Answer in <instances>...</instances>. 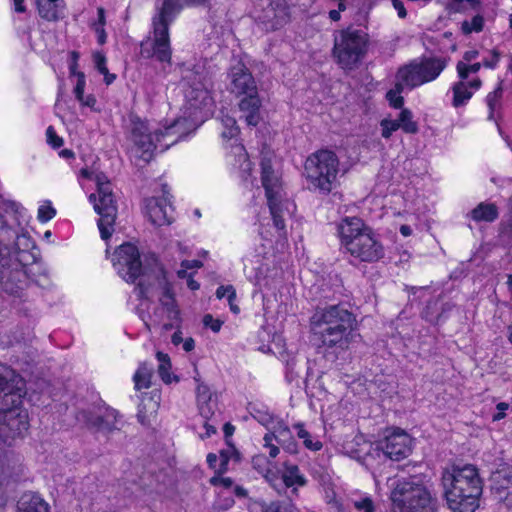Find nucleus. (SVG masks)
Wrapping results in <instances>:
<instances>
[{
    "label": "nucleus",
    "instance_id": "obj_1",
    "mask_svg": "<svg viewBox=\"0 0 512 512\" xmlns=\"http://www.w3.org/2000/svg\"><path fill=\"white\" fill-rule=\"evenodd\" d=\"M356 326V317L342 305L318 308L310 318L313 337L326 348L348 349Z\"/></svg>",
    "mask_w": 512,
    "mask_h": 512
},
{
    "label": "nucleus",
    "instance_id": "obj_2",
    "mask_svg": "<svg viewBox=\"0 0 512 512\" xmlns=\"http://www.w3.org/2000/svg\"><path fill=\"white\" fill-rule=\"evenodd\" d=\"M441 480L445 499L452 511L475 512L482 495L483 482L474 465L446 469Z\"/></svg>",
    "mask_w": 512,
    "mask_h": 512
},
{
    "label": "nucleus",
    "instance_id": "obj_3",
    "mask_svg": "<svg viewBox=\"0 0 512 512\" xmlns=\"http://www.w3.org/2000/svg\"><path fill=\"white\" fill-rule=\"evenodd\" d=\"M340 246L359 262L374 263L384 257V246L374 232L359 217L346 216L336 224Z\"/></svg>",
    "mask_w": 512,
    "mask_h": 512
},
{
    "label": "nucleus",
    "instance_id": "obj_4",
    "mask_svg": "<svg viewBox=\"0 0 512 512\" xmlns=\"http://www.w3.org/2000/svg\"><path fill=\"white\" fill-rule=\"evenodd\" d=\"M15 372L0 363V439L11 445L17 438H22L29 428L28 412L20 406L19 397L11 395Z\"/></svg>",
    "mask_w": 512,
    "mask_h": 512
},
{
    "label": "nucleus",
    "instance_id": "obj_5",
    "mask_svg": "<svg viewBox=\"0 0 512 512\" xmlns=\"http://www.w3.org/2000/svg\"><path fill=\"white\" fill-rule=\"evenodd\" d=\"M261 182L265 189L270 213L275 227L278 230L285 229V217L293 212L294 205L284 198L282 177L276 167L275 156L270 153H262L260 161Z\"/></svg>",
    "mask_w": 512,
    "mask_h": 512
},
{
    "label": "nucleus",
    "instance_id": "obj_6",
    "mask_svg": "<svg viewBox=\"0 0 512 512\" xmlns=\"http://www.w3.org/2000/svg\"><path fill=\"white\" fill-rule=\"evenodd\" d=\"M390 481L391 512H435L437 499L426 486L404 478Z\"/></svg>",
    "mask_w": 512,
    "mask_h": 512
},
{
    "label": "nucleus",
    "instance_id": "obj_7",
    "mask_svg": "<svg viewBox=\"0 0 512 512\" xmlns=\"http://www.w3.org/2000/svg\"><path fill=\"white\" fill-rule=\"evenodd\" d=\"M304 171L309 185L323 194H328L337 182L339 159L330 150H319L305 161Z\"/></svg>",
    "mask_w": 512,
    "mask_h": 512
},
{
    "label": "nucleus",
    "instance_id": "obj_8",
    "mask_svg": "<svg viewBox=\"0 0 512 512\" xmlns=\"http://www.w3.org/2000/svg\"><path fill=\"white\" fill-rule=\"evenodd\" d=\"M146 264L141 260L138 248L131 243L120 245L112 256V264L117 273L127 282H135L136 279L149 272L155 273L161 270L158 267L157 258L150 255L145 258Z\"/></svg>",
    "mask_w": 512,
    "mask_h": 512
},
{
    "label": "nucleus",
    "instance_id": "obj_9",
    "mask_svg": "<svg viewBox=\"0 0 512 512\" xmlns=\"http://www.w3.org/2000/svg\"><path fill=\"white\" fill-rule=\"evenodd\" d=\"M448 62V57L422 56L399 68L396 77L411 90L437 79Z\"/></svg>",
    "mask_w": 512,
    "mask_h": 512
},
{
    "label": "nucleus",
    "instance_id": "obj_10",
    "mask_svg": "<svg viewBox=\"0 0 512 512\" xmlns=\"http://www.w3.org/2000/svg\"><path fill=\"white\" fill-rule=\"evenodd\" d=\"M214 104L208 79L196 74L185 90V110L193 128L203 123L213 113Z\"/></svg>",
    "mask_w": 512,
    "mask_h": 512
},
{
    "label": "nucleus",
    "instance_id": "obj_11",
    "mask_svg": "<svg viewBox=\"0 0 512 512\" xmlns=\"http://www.w3.org/2000/svg\"><path fill=\"white\" fill-rule=\"evenodd\" d=\"M95 182L97 191L89 196V200L93 203L95 212L100 216L98 227L102 239L106 240L114 231L117 206L111 183L107 176L103 173H99L95 177Z\"/></svg>",
    "mask_w": 512,
    "mask_h": 512
},
{
    "label": "nucleus",
    "instance_id": "obj_12",
    "mask_svg": "<svg viewBox=\"0 0 512 512\" xmlns=\"http://www.w3.org/2000/svg\"><path fill=\"white\" fill-rule=\"evenodd\" d=\"M367 34H338L334 39L332 55L344 70H353L363 59L367 50Z\"/></svg>",
    "mask_w": 512,
    "mask_h": 512
},
{
    "label": "nucleus",
    "instance_id": "obj_13",
    "mask_svg": "<svg viewBox=\"0 0 512 512\" xmlns=\"http://www.w3.org/2000/svg\"><path fill=\"white\" fill-rule=\"evenodd\" d=\"M15 231L7 225L3 216H0V282L3 289L9 294L17 293L20 286L16 283L20 281L22 272L18 269L9 270L11 262V239Z\"/></svg>",
    "mask_w": 512,
    "mask_h": 512
},
{
    "label": "nucleus",
    "instance_id": "obj_14",
    "mask_svg": "<svg viewBox=\"0 0 512 512\" xmlns=\"http://www.w3.org/2000/svg\"><path fill=\"white\" fill-rule=\"evenodd\" d=\"M129 140L134 145L138 157L148 162L157 150V141L154 131H151L146 121L132 117L129 129Z\"/></svg>",
    "mask_w": 512,
    "mask_h": 512
},
{
    "label": "nucleus",
    "instance_id": "obj_15",
    "mask_svg": "<svg viewBox=\"0 0 512 512\" xmlns=\"http://www.w3.org/2000/svg\"><path fill=\"white\" fill-rule=\"evenodd\" d=\"M207 0H162L157 13L152 19L154 32H168L171 22L186 6L205 3Z\"/></svg>",
    "mask_w": 512,
    "mask_h": 512
},
{
    "label": "nucleus",
    "instance_id": "obj_16",
    "mask_svg": "<svg viewBox=\"0 0 512 512\" xmlns=\"http://www.w3.org/2000/svg\"><path fill=\"white\" fill-rule=\"evenodd\" d=\"M229 91L237 98L256 94L258 87L249 69L242 62L231 66L228 73Z\"/></svg>",
    "mask_w": 512,
    "mask_h": 512
},
{
    "label": "nucleus",
    "instance_id": "obj_17",
    "mask_svg": "<svg viewBox=\"0 0 512 512\" xmlns=\"http://www.w3.org/2000/svg\"><path fill=\"white\" fill-rule=\"evenodd\" d=\"M142 57L155 58L161 63L171 64L172 49L169 34H152L140 44Z\"/></svg>",
    "mask_w": 512,
    "mask_h": 512
},
{
    "label": "nucleus",
    "instance_id": "obj_18",
    "mask_svg": "<svg viewBox=\"0 0 512 512\" xmlns=\"http://www.w3.org/2000/svg\"><path fill=\"white\" fill-rule=\"evenodd\" d=\"M166 187V185L163 186L161 198L151 197L145 200V214L155 226L169 225L173 220V208Z\"/></svg>",
    "mask_w": 512,
    "mask_h": 512
},
{
    "label": "nucleus",
    "instance_id": "obj_19",
    "mask_svg": "<svg viewBox=\"0 0 512 512\" xmlns=\"http://www.w3.org/2000/svg\"><path fill=\"white\" fill-rule=\"evenodd\" d=\"M380 448L391 460L399 461L411 451V438L402 430H394L380 443Z\"/></svg>",
    "mask_w": 512,
    "mask_h": 512
},
{
    "label": "nucleus",
    "instance_id": "obj_20",
    "mask_svg": "<svg viewBox=\"0 0 512 512\" xmlns=\"http://www.w3.org/2000/svg\"><path fill=\"white\" fill-rule=\"evenodd\" d=\"M192 126L187 118H178L169 126L154 130L157 149L162 152L167 150L182 139L187 134V128Z\"/></svg>",
    "mask_w": 512,
    "mask_h": 512
},
{
    "label": "nucleus",
    "instance_id": "obj_21",
    "mask_svg": "<svg viewBox=\"0 0 512 512\" xmlns=\"http://www.w3.org/2000/svg\"><path fill=\"white\" fill-rule=\"evenodd\" d=\"M239 98L240 100L237 106L240 112V118L243 119L248 126H257L262 119L260 112L262 101L259 92Z\"/></svg>",
    "mask_w": 512,
    "mask_h": 512
},
{
    "label": "nucleus",
    "instance_id": "obj_22",
    "mask_svg": "<svg viewBox=\"0 0 512 512\" xmlns=\"http://www.w3.org/2000/svg\"><path fill=\"white\" fill-rule=\"evenodd\" d=\"M118 412L112 408H100L96 414L83 412L88 426L99 431L112 432L118 430Z\"/></svg>",
    "mask_w": 512,
    "mask_h": 512
},
{
    "label": "nucleus",
    "instance_id": "obj_23",
    "mask_svg": "<svg viewBox=\"0 0 512 512\" xmlns=\"http://www.w3.org/2000/svg\"><path fill=\"white\" fill-rule=\"evenodd\" d=\"M492 490L501 501L512 504V467L503 465L492 475Z\"/></svg>",
    "mask_w": 512,
    "mask_h": 512
},
{
    "label": "nucleus",
    "instance_id": "obj_24",
    "mask_svg": "<svg viewBox=\"0 0 512 512\" xmlns=\"http://www.w3.org/2000/svg\"><path fill=\"white\" fill-rule=\"evenodd\" d=\"M38 15L47 21H57L64 17V0H33Z\"/></svg>",
    "mask_w": 512,
    "mask_h": 512
},
{
    "label": "nucleus",
    "instance_id": "obj_25",
    "mask_svg": "<svg viewBox=\"0 0 512 512\" xmlns=\"http://www.w3.org/2000/svg\"><path fill=\"white\" fill-rule=\"evenodd\" d=\"M481 86V80L475 78L470 82L460 81L453 86V105H464Z\"/></svg>",
    "mask_w": 512,
    "mask_h": 512
},
{
    "label": "nucleus",
    "instance_id": "obj_26",
    "mask_svg": "<svg viewBox=\"0 0 512 512\" xmlns=\"http://www.w3.org/2000/svg\"><path fill=\"white\" fill-rule=\"evenodd\" d=\"M470 218L475 222L492 223L499 217V208L492 202H481L470 213Z\"/></svg>",
    "mask_w": 512,
    "mask_h": 512
},
{
    "label": "nucleus",
    "instance_id": "obj_27",
    "mask_svg": "<svg viewBox=\"0 0 512 512\" xmlns=\"http://www.w3.org/2000/svg\"><path fill=\"white\" fill-rule=\"evenodd\" d=\"M269 434L272 435V439H275L288 452L295 453L297 451V445L292 439L290 429L282 421H278Z\"/></svg>",
    "mask_w": 512,
    "mask_h": 512
},
{
    "label": "nucleus",
    "instance_id": "obj_28",
    "mask_svg": "<svg viewBox=\"0 0 512 512\" xmlns=\"http://www.w3.org/2000/svg\"><path fill=\"white\" fill-rule=\"evenodd\" d=\"M160 303L163 311L167 314V318L171 321L170 324H165L164 327L167 330L171 329L173 327V322L179 320L180 312L168 284L164 286V291L160 298Z\"/></svg>",
    "mask_w": 512,
    "mask_h": 512
},
{
    "label": "nucleus",
    "instance_id": "obj_29",
    "mask_svg": "<svg viewBox=\"0 0 512 512\" xmlns=\"http://www.w3.org/2000/svg\"><path fill=\"white\" fill-rule=\"evenodd\" d=\"M18 512H48V505L39 495L26 493L18 502Z\"/></svg>",
    "mask_w": 512,
    "mask_h": 512
},
{
    "label": "nucleus",
    "instance_id": "obj_30",
    "mask_svg": "<svg viewBox=\"0 0 512 512\" xmlns=\"http://www.w3.org/2000/svg\"><path fill=\"white\" fill-rule=\"evenodd\" d=\"M13 230L15 231V235L11 239V244H13L15 251L18 252V261L22 263L29 249L34 246V241L27 233H19L14 228Z\"/></svg>",
    "mask_w": 512,
    "mask_h": 512
},
{
    "label": "nucleus",
    "instance_id": "obj_31",
    "mask_svg": "<svg viewBox=\"0 0 512 512\" xmlns=\"http://www.w3.org/2000/svg\"><path fill=\"white\" fill-rule=\"evenodd\" d=\"M156 358L159 362L158 374L162 381L166 384H170L173 381L178 382L179 379L173 373H171V362L168 354L163 352H157Z\"/></svg>",
    "mask_w": 512,
    "mask_h": 512
},
{
    "label": "nucleus",
    "instance_id": "obj_32",
    "mask_svg": "<svg viewBox=\"0 0 512 512\" xmlns=\"http://www.w3.org/2000/svg\"><path fill=\"white\" fill-rule=\"evenodd\" d=\"M281 477L286 488L292 487L294 485L304 486L306 484V479L300 473L297 465L285 464V471Z\"/></svg>",
    "mask_w": 512,
    "mask_h": 512
},
{
    "label": "nucleus",
    "instance_id": "obj_33",
    "mask_svg": "<svg viewBox=\"0 0 512 512\" xmlns=\"http://www.w3.org/2000/svg\"><path fill=\"white\" fill-rule=\"evenodd\" d=\"M152 372L153 368L148 366L146 363L139 365L133 376L136 390L147 389L150 387Z\"/></svg>",
    "mask_w": 512,
    "mask_h": 512
},
{
    "label": "nucleus",
    "instance_id": "obj_34",
    "mask_svg": "<svg viewBox=\"0 0 512 512\" xmlns=\"http://www.w3.org/2000/svg\"><path fill=\"white\" fill-rule=\"evenodd\" d=\"M297 431V436L303 440L304 446L312 451H319L322 448V442L316 438H313L311 434L304 428L302 423L294 425Z\"/></svg>",
    "mask_w": 512,
    "mask_h": 512
},
{
    "label": "nucleus",
    "instance_id": "obj_35",
    "mask_svg": "<svg viewBox=\"0 0 512 512\" xmlns=\"http://www.w3.org/2000/svg\"><path fill=\"white\" fill-rule=\"evenodd\" d=\"M396 120L398 121L399 128L405 133L415 134L418 131V125L413 120V115L410 110L403 109Z\"/></svg>",
    "mask_w": 512,
    "mask_h": 512
},
{
    "label": "nucleus",
    "instance_id": "obj_36",
    "mask_svg": "<svg viewBox=\"0 0 512 512\" xmlns=\"http://www.w3.org/2000/svg\"><path fill=\"white\" fill-rule=\"evenodd\" d=\"M221 124L223 126V131L221 133L223 139H232L239 135L240 129L234 117L222 115Z\"/></svg>",
    "mask_w": 512,
    "mask_h": 512
},
{
    "label": "nucleus",
    "instance_id": "obj_37",
    "mask_svg": "<svg viewBox=\"0 0 512 512\" xmlns=\"http://www.w3.org/2000/svg\"><path fill=\"white\" fill-rule=\"evenodd\" d=\"M407 88L406 87V84L402 83V79H398L397 78V82L395 84V88L394 89H391L390 91L387 92L386 94V97L390 103V105L394 108H401L403 103H404V99L403 97L401 96V92Z\"/></svg>",
    "mask_w": 512,
    "mask_h": 512
},
{
    "label": "nucleus",
    "instance_id": "obj_38",
    "mask_svg": "<svg viewBox=\"0 0 512 512\" xmlns=\"http://www.w3.org/2000/svg\"><path fill=\"white\" fill-rule=\"evenodd\" d=\"M508 213L499 225V237L503 242H512V201Z\"/></svg>",
    "mask_w": 512,
    "mask_h": 512
},
{
    "label": "nucleus",
    "instance_id": "obj_39",
    "mask_svg": "<svg viewBox=\"0 0 512 512\" xmlns=\"http://www.w3.org/2000/svg\"><path fill=\"white\" fill-rule=\"evenodd\" d=\"M199 413L205 420H211L215 417L217 409L216 400L210 399L198 402Z\"/></svg>",
    "mask_w": 512,
    "mask_h": 512
},
{
    "label": "nucleus",
    "instance_id": "obj_40",
    "mask_svg": "<svg viewBox=\"0 0 512 512\" xmlns=\"http://www.w3.org/2000/svg\"><path fill=\"white\" fill-rule=\"evenodd\" d=\"M482 66L483 61L476 63H465L464 61H459L457 64V72L459 77L462 80H465L468 78L470 73H477Z\"/></svg>",
    "mask_w": 512,
    "mask_h": 512
},
{
    "label": "nucleus",
    "instance_id": "obj_41",
    "mask_svg": "<svg viewBox=\"0 0 512 512\" xmlns=\"http://www.w3.org/2000/svg\"><path fill=\"white\" fill-rule=\"evenodd\" d=\"M502 95H503V82L500 81L498 83L497 87L494 89V91L490 92L486 98L487 105L490 109L489 119L493 118L494 109H495L498 101L501 99Z\"/></svg>",
    "mask_w": 512,
    "mask_h": 512
},
{
    "label": "nucleus",
    "instance_id": "obj_42",
    "mask_svg": "<svg viewBox=\"0 0 512 512\" xmlns=\"http://www.w3.org/2000/svg\"><path fill=\"white\" fill-rule=\"evenodd\" d=\"M484 19L480 15H476L472 18L471 22H463V32H480L483 29Z\"/></svg>",
    "mask_w": 512,
    "mask_h": 512
},
{
    "label": "nucleus",
    "instance_id": "obj_43",
    "mask_svg": "<svg viewBox=\"0 0 512 512\" xmlns=\"http://www.w3.org/2000/svg\"><path fill=\"white\" fill-rule=\"evenodd\" d=\"M380 126L382 128L381 135H382V137H384L386 139H388L392 135L393 132H395L396 130L399 129V124L396 119L395 120L383 119L380 122Z\"/></svg>",
    "mask_w": 512,
    "mask_h": 512
},
{
    "label": "nucleus",
    "instance_id": "obj_44",
    "mask_svg": "<svg viewBox=\"0 0 512 512\" xmlns=\"http://www.w3.org/2000/svg\"><path fill=\"white\" fill-rule=\"evenodd\" d=\"M253 467L265 477V474H269L268 470V459L264 455H256L252 459Z\"/></svg>",
    "mask_w": 512,
    "mask_h": 512
},
{
    "label": "nucleus",
    "instance_id": "obj_45",
    "mask_svg": "<svg viewBox=\"0 0 512 512\" xmlns=\"http://www.w3.org/2000/svg\"><path fill=\"white\" fill-rule=\"evenodd\" d=\"M55 214V209L49 204L41 205L38 209V219L43 223L51 220Z\"/></svg>",
    "mask_w": 512,
    "mask_h": 512
},
{
    "label": "nucleus",
    "instance_id": "obj_46",
    "mask_svg": "<svg viewBox=\"0 0 512 512\" xmlns=\"http://www.w3.org/2000/svg\"><path fill=\"white\" fill-rule=\"evenodd\" d=\"M235 154L239 157V161H242L241 168L243 171L249 172L251 170V162L248 159V155L243 145L235 146Z\"/></svg>",
    "mask_w": 512,
    "mask_h": 512
},
{
    "label": "nucleus",
    "instance_id": "obj_47",
    "mask_svg": "<svg viewBox=\"0 0 512 512\" xmlns=\"http://www.w3.org/2000/svg\"><path fill=\"white\" fill-rule=\"evenodd\" d=\"M354 507L360 512H374L375 506L371 498L365 497L354 501Z\"/></svg>",
    "mask_w": 512,
    "mask_h": 512
},
{
    "label": "nucleus",
    "instance_id": "obj_48",
    "mask_svg": "<svg viewBox=\"0 0 512 512\" xmlns=\"http://www.w3.org/2000/svg\"><path fill=\"white\" fill-rule=\"evenodd\" d=\"M182 269L177 271V275L179 278L187 277L188 269H195L202 267V262L199 260H184L181 264Z\"/></svg>",
    "mask_w": 512,
    "mask_h": 512
},
{
    "label": "nucleus",
    "instance_id": "obj_49",
    "mask_svg": "<svg viewBox=\"0 0 512 512\" xmlns=\"http://www.w3.org/2000/svg\"><path fill=\"white\" fill-rule=\"evenodd\" d=\"M46 136L48 144L51 145L53 148H59L63 145V139L56 134L52 126H49L47 128Z\"/></svg>",
    "mask_w": 512,
    "mask_h": 512
},
{
    "label": "nucleus",
    "instance_id": "obj_50",
    "mask_svg": "<svg viewBox=\"0 0 512 512\" xmlns=\"http://www.w3.org/2000/svg\"><path fill=\"white\" fill-rule=\"evenodd\" d=\"M265 478L277 492L281 493L282 490L286 489V486H284V481H283L282 477H280L274 473H271V474L269 473V474H265Z\"/></svg>",
    "mask_w": 512,
    "mask_h": 512
},
{
    "label": "nucleus",
    "instance_id": "obj_51",
    "mask_svg": "<svg viewBox=\"0 0 512 512\" xmlns=\"http://www.w3.org/2000/svg\"><path fill=\"white\" fill-rule=\"evenodd\" d=\"M93 61H94V65H95V68L100 72V73H107V66H106V57L104 56L103 53L97 51V52H94L93 53Z\"/></svg>",
    "mask_w": 512,
    "mask_h": 512
},
{
    "label": "nucleus",
    "instance_id": "obj_52",
    "mask_svg": "<svg viewBox=\"0 0 512 512\" xmlns=\"http://www.w3.org/2000/svg\"><path fill=\"white\" fill-rule=\"evenodd\" d=\"M203 324L205 327H208L213 332L217 333L220 331L223 322L218 319H214L212 315L207 314L203 318Z\"/></svg>",
    "mask_w": 512,
    "mask_h": 512
},
{
    "label": "nucleus",
    "instance_id": "obj_53",
    "mask_svg": "<svg viewBox=\"0 0 512 512\" xmlns=\"http://www.w3.org/2000/svg\"><path fill=\"white\" fill-rule=\"evenodd\" d=\"M77 82L74 88V94L76 98L82 97L86 85V79L84 73H77Z\"/></svg>",
    "mask_w": 512,
    "mask_h": 512
},
{
    "label": "nucleus",
    "instance_id": "obj_54",
    "mask_svg": "<svg viewBox=\"0 0 512 512\" xmlns=\"http://www.w3.org/2000/svg\"><path fill=\"white\" fill-rule=\"evenodd\" d=\"M79 53L76 51L70 52V64H69V71L71 76H76L77 73H81L77 70L78 68V60H79Z\"/></svg>",
    "mask_w": 512,
    "mask_h": 512
},
{
    "label": "nucleus",
    "instance_id": "obj_55",
    "mask_svg": "<svg viewBox=\"0 0 512 512\" xmlns=\"http://www.w3.org/2000/svg\"><path fill=\"white\" fill-rule=\"evenodd\" d=\"M263 440L265 442V447L269 448V456L271 458H275L279 454V448L272 443V435L265 434Z\"/></svg>",
    "mask_w": 512,
    "mask_h": 512
},
{
    "label": "nucleus",
    "instance_id": "obj_56",
    "mask_svg": "<svg viewBox=\"0 0 512 512\" xmlns=\"http://www.w3.org/2000/svg\"><path fill=\"white\" fill-rule=\"evenodd\" d=\"M210 482L214 486H222L224 488H230L233 485V480L230 477H213Z\"/></svg>",
    "mask_w": 512,
    "mask_h": 512
},
{
    "label": "nucleus",
    "instance_id": "obj_57",
    "mask_svg": "<svg viewBox=\"0 0 512 512\" xmlns=\"http://www.w3.org/2000/svg\"><path fill=\"white\" fill-rule=\"evenodd\" d=\"M499 58H500V55L499 53L496 51V50H492L491 51V54H490V57L489 58H485L483 60V66L486 67V68H494L498 61H499Z\"/></svg>",
    "mask_w": 512,
    "mask_h": 512
},
{
    "label": "nucleus",
    "instance_id": "obj_58",
    "mask_svg": "<svg viewBox=\"0 0 512 512\" xmlns=\"http://www.w3.org/2000/svg\"><path fill=\"white\" fill-rule=\"evenodd\" d=\"M212 399L211 394L209 392V388L206 385L200 384L197 387V400L206 401Z\"/></svg>",
    "mask_w": 512,
    "mask_h": 512
},
{
    "label": "nucleus",
    "instance_id": "obj_59",
    "mask_svg": "<svg viewBox=\"0 0 512 512\" xmlns=\"http://www.w3.org/2000/svg\"><path fill=\"white\" fill-rule=\"evenodd\" d=\"M98 20L94 23L95 32H104V24H105V12L103 8H98L97 10Z\"/></svg>",
    "mask_w": 512,
    "mask_h": 512
},
{
    "label": "nucleus",
    "instance_id": "obj_60",
    "mask_svg": "<svg viewBox=\"0 0 512 512\" xmlns=\"http://www.w3.org/2000/svg\"><path fill=\"white\" fill-rule=\"evenodd\" d=\"M266 502L262 500H251L248 504L249 512H264Z\"/></svg>",
    "mask_w": 512,
    "mask_h": 512
},
{
    "label": "nucleus",
    "instance_id": "obj_61",
    "mask_svg": "<svg viewBox=\"0 0 512 512\" xmlns=\"http://www.w3.org/2000/svg\"><path fill=\"white\" fill-rule=\"evenodd\" d=\"M234 453H235L234 448H231V449H228V450H223V451L220 452V458H221V468H220V470L221 471H225L226 470V466L228 464L230 455L234 454Z\"/></svg>",
    "mask_w": 512,
    "mask_h": 512
},
{
    "label": "nucleus",
    "instance_id": "obj_62",
    "mask_svg": "<svg viewBox=\"0 0 512 512\" xmlns=\"http://www.w3.org/2000/svg\"><path fill=\"white\" fill-rule=\"evenodd\" d=\"M83 106L94 108L96 104V98L92 95H82L80 98H76Z\"/></svg>",
    "mask_w": 512,
    "mask_h": 512
},
{
    "label": "nucleus",
    "instance_id": "obj_63",
    "mask_svg": "<svg viewBox=\"0 0 512 512\" xmlns=\"http://www.w3.org/2000/svg\"><path fill=\"white\" fill-rule=\"evenodd\" d=\"M231 291H235L232 285L219 286L216 290V296L219 299H222L224 297L229 298V294H231Z\"/></svg>",
    "mask_w": 512,
    "mask_h": 512
},
{
    "label": "nucleus",
    "instance_id": "obj_64",
    "mask_svg": "<svg viewBox=\"0 0 512 512\" xmlns=\"http://www.w3.org/2000/svg\"><path fill=\"white\" fill-rule=\"evenodd\" d=\"M392 5H393L394 9L397 11V14L400 18L406 17V9H405L402 1L392 0Z\"/></svg>",
    "mask_w": 512,
    "mask_h": 512
}]
</instances>
